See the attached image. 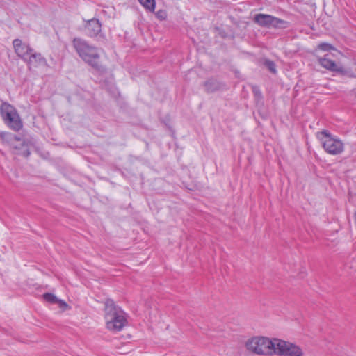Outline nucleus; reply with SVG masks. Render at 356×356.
Returning <instances> with one entry per match:
<instances>
[{"instance_id":"1","label":"nucleus","mask_w":356,"mask_h":356,"mask_svg":"<svg viewBox=\"0 0 356 356\" xmlns=\"http://www.w3.org/2000/svg\"><path fill=\"white\" fill-rule=\"evenodd\" d=\"M106 328L113 332L121 331L127 324L124 312L111 300H106L104 308Z\"/></svg>"},{"instance_id":"2","label":"nucleus","mask_w":356,"mask_h":356,"mask_svg":"<svg viewBox=\"0 0 356 356\" xmlns=\"http://www.w3.org/2000/svg\"><path fill=\"white\" fill-rule=\"evenodd\" d=\"M72 44L79 57L93 68L100 70V54L97 47L89 44L86 40L75 38Z\"/></svg>"},{"instance_id":"3","label":"nucleus","mask_w":356,"mask_h":356,"mask_svg":"<svg viewBox=\"0 0 356 356\" xmlns=\"http://www.w3.org/2000/svg\"><path fill=\"white\" fill-rule=\"evenodd\" d=\"M245 346L248 350L257 355H273L275 353L274 338L254 337L247 341Z\"/></svg>"},{"instance_id":"4","label":"nucleus","mask_w":356,"mask_h":356,"mask_svg":"<svg viewBox=\"0 0 356 356\" xmlns=\"http://www.w3.org/2000/svg\"><path fill=\"white\" fill-rule=\"evenodd\" d=\"M316 136L327 154L337 155L343 152L344 145L342 141L332 136L328 131L324 130L318 132Z\"/></svg>"},{"instance_id":"5","label":"nucleus","mask_w":356,"mask_h":356,"mask_svg":"<svg viewBox=\"0 0 356 356\" xmlns=\"http://www.w3.org/2000/svg\"><path fill=\"white\" fill-rule=\"evenodd\" d=\"M334 57L333 53H327L322 57H318V62L321 67L330 72L353 76V73L352 71L349 68L344 67Z\"/></svg>"},{"instance_id":"6","label":"nucleus","mask_w":356,"mask_h":356,"mask_svg":"<svg viewBox=\"0 0 356 356\" xmlns=\"http://www.w3.org/2000/svg\"><path fill=\"white\" fill-rule=\"evenodd\" d=\"M1 114L5 122L13 130L19 131L22 127V122L15 108L8 103L1 106Z\"/></svg>"},{"instance_id":"7","label":"nucleus","mask_w":356,"mask_h":356,"mask_svg":"<svg viewBox=\"0 0 356 356\" xmlns=\"http://www.w3.org/2000/svg\"><path fill=\"white\" fill-rule=\"evenodd\" d=\"M274 355L280 356H302V350L297 345L274 338Z\"/></svg>"},{"instance_id":"8","label":"nucleus","mask_w":356,"mask_h":356,"mask_svg":"<svg viewBox=\"0 0 356 356\" xmlns=\"http://www.w3.org/2000/svg\"><path fill=\"white\" fill-rule=\"evenodd\" d=\"M254 21L261 26H273L275 28H286L287 22L275 17L266 14H257Z\"/></svg>"},{"instance_id":"9","label":"nucleus","mask_w":356,"mask_h":356,"mask_svg":"<svg viewBox=\"0 0 356 356\" xmlns=\"http://www.w3.org/2000/svg\"><path fill=\"white\" fill-rule=\"evenodd\" d=\"M13 47L16 54L23 60H26L29 54L33 51V49L25 42L19 39H15L13 42Z\"/></svg>"},{"instance_id":"10","label":"nucleus","mask_w":356,"mask_h":356,"mask_svg":"<svg viewBox=\"0 0 356 356\" xmlns=\"http://www.w3.org/2000/svg\"><path fill=\"white\" fill-rule=\"evenodd\" d=\"M102 30V24L97 19L93 18L88 20L85 25V31L86 34L90 37H97Z\"/></svg>"},{"instance_id":"11","label":"nucleus","mask_w":356,"mask_h":356,"mask_svg":"<svg viewBox=\"0 0 356 356\" xmlns=\"http://www.w3.org/2000/svg\"><path fill=\"white\" fill-rule=\"evenodd\" d=\"M26 62L29 68L38 67L39 66H46L47 65V60L41 54L32 51L27 57Z\"/></svg>"},{"instance_id":"12","label":"nucleus","mask_w":356,"mask_h":356,"mask_svg":"<svg viewBox=\"0 0 356 356\" xmlns=\"http://www.w3.org/2000/svg\"><path fill=\"white\" fill-rule=\"evenodd\" d=\"M204 88L207 92H213L219 89L220 86L217 81L209 80L205 82Z\"/></svg>"},{"instance_id":"13","label":"nucleus","mask_w":356,"mask_h":356,"mask_svg":"<svg viewBox=\"0 0 356 356\" xmlns=\"http://www.w3.org/2000/svg\"><path fill=\"white\" fill-rule=\"evenodd\" d=\"M140 4L148 11L154 12L155 9V0H138Z\"/></svg>"},{"instance_id":"14","label":"nucleus","mask_w":356,"mask_h":356,"mask_svg":"<svg viewBox=\"0 0 356 356\" xmlns=\"http://www.w3.org/2000/svg\"><path fill=\"white\" fill-rule=\"evenodd\" d=\"M264 65L272 73H273V74L276 73L277 71H276L275 64L274 63V62L269 60H266L264 62Z\"/></svg>"},{"instance_id":"15","label":"nucleus","mask_w":356,"mask_h":356,"mask_svg":"<svg viewBox=\"0 0 356 356\" xmlns=\"http://www.w3.org/2000/svg\"><path fill=\"white\" fill-rule=\"evenodd\" d=\"M44 300L47 302L54 303L57 302V298L52 293H46L43 295Z\"/></svg>"},{"instance_id":"16","label":"nucleus","mask_w":356,"mask_h":356,"mask_svg":"<svg viewBox=\"0 0 356 356\" xmlns=\"http://www.w3.org/2000/svg\"><path fill=\"white\" fill-rule=\"evenodd\" d=\"M318 48L323 51H330L334 49V47L328 43H321L318 44Z\"/></svg>"},{"instance_id":"17","label":"nucleus","mask_w":356,"mask_h":356,"mask_svg":"<svg viewBox=\"0 0 356 356\" xmlns=\"http://www.w3.org/2000/svg\"><path fill=\"white\" fill-rule=\"evenodd\" d=\"M156 17L160 20H163L166 18L167 15L165 11L163 10H159L156 13Z\"/></svg>"},{"instance_id":"18","label":"nucleus","mask_w":356,"mask_h":356,"mask_svg":"<svg viewBox=\"0 0 356 356\" xmlns=\"http://www.w3.org/2000/svg\"><path fill=\"white\" fill-rule=\"evenodd\" d=\"M22 147V151L19 154L23 155L25 157L29 156L30 154V152L28 149L27 145H25L24 143H23Z\"/></svg>"},{"instance_id":"19","label":"nucleus","mask_w":356,"mask_h":356,"mask_svg":"<svg viewBox=\"0 0 356 356\" xmlns=\"http://www.w3.org/2000/svg\"><path fill=\"white\" fill-rule=\"evenodd\" d=\"M347 265L349 268L356 271V258H353Z\"/></svg>"},{"instance_id":"20","label":"nucleus","mask_w":356,"mask_h":356,"mask_svg":"<svg viewBox=\"0 0 356 356\" xmlns=\"http://www.w3.org/2000/svg\"><path fill=\"white\" fill-rule=\"evenodd\" d=\"M60 303H61L62 305H64L65 307L67 306V305L65 302L61 301Z\"/></svg>"}]
</instances>
